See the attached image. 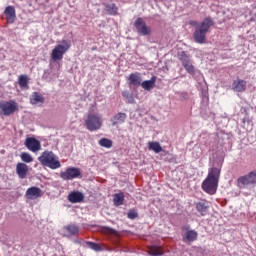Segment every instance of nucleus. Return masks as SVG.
<instances>
[{"label":"nucleus","mask_w":256,"mask_h":256,"mask_svg":"<svg viewBox=\"0 0 256 256\" xmlns=\"http://www.w3.org/2000/svg\"><path fill=\"white\" fill-rule=\"evenodd\" d=\"M219 177H221V168L212 167L208 170V175L202 182V189L208 195H215L219 187Z\"/></svg>","instance_id":"nucleus-1"},{"label":"nucleus","mask_w":256,"mask_h":256,"mask_svg":"<svg viewBox=\"0 0 256 256\" xmlns=\"http://www.w3.org/2000/svg\"><path fill=\"white\" fill-rule=\"evenodd\" d=\"M215 25V21L210 16L203 19V21L196 27L193 38L195 43L203 45L207 41V33Z\"/></svg>","instance_id":"nucleus-2"},{"label":"nucleus","mask_w":256,"mask_h":256,"mask_svg":"<svg viewBox=\"0 0 256 256\" xmlns=\"http://www.w3.org/2000/svg\"><path fill=\"white\" fill-rule=\"evenodd\" d=\"M38 161L44 167H49V169H59L61 167V162L53 151H44L38 158Z\"/></svg>","instance_id":"nucleus-3"},{"label":"nucleus","mask_w":256,"mask_h":256,"mask_svg":"<svg viewBox=\"0 0 256 256\" xmlns=\"http://www.w3.org/2000/svg\"><path fill=\"white\" fill-rule=\"evenodd\" d=\"M19 111V104L15 100L0 101V115L10 117Z\"/></svg>","instance_id":"nucleus-4"},{"label":"nucleus","mask_w":256,"mask_h":256,"mask_svg":"<svg viewBox=\"0 0 256 256\" xmlns=\"http://www.w3.org/2000/svg\"><path fill=\"white\" fill-rule=\"evenodd\" d=\"M61 43L62 44L56 45L52 50L51 59L53 61H61L66 51H69V49H71V44L67 40H62Z\"/></svg>","instance_id":"nucleus-5"},{"label":"nucleus","mask_w":256,"mask_h":256,"mask_svg":"<svg viewBox=\"0 0 256 256\" xmlns=\"http://www.w3.org/2000/svg\"><path fill=\"white\" fill-rule=\"evenodd\" d=\"M85 125L88 131H99L103 127V121L99 114H88Z\"/></svg>","instance_id":"nucleus-6"},{"label":"nucleus","mask_w":256,"mask_h":256,"mask_svg":"<svg viewBox=\"0 0 256 256\" xmlns=\"http://www.w3.org/2000/svg\"><path fill=\"white\" fill-rule=\"evenodd\" d=\"M237 185L240 189H245V187H255L256 171L253 170L246 175L240 176L237 179Z\"/></svg>","instance_id":"nucleus-7"},{"label":"nucleus","mask_w":256,"mask_h":256,"mask_svg":"<svg viewBox=\"0 0 256 256\" xmlns=\"http://www.w3.org/2000/svg\"><path fill=\"white\" fill-rule=\"evenodd\" d=\"M60 177L63 181H73L77 177H81V169L75 167H69L66 171L60 172Z\"/></svg>","instance_id":"nucleus-8"},{"label":"nucleus","mask_w":256,"mask_h":256,"mask_svg":"<svg viewBox=\"0 0 256 256\" xmlns=\"http://www.w3.org/2000/svg\"><path fill=\"white\" fill-rule=\"evenodd\" d=\"M134 27L136 28L139 35H151V27L147 26V23H145V20H143V18H137L134 23Z\"/></svg>","instance_id":"nucleus-9"},{"label":"nucleus","mask_w":256,"mask_h":256,"mask_svg":"<svg viewBox=\"0 0 256 256\" xmlns=\"http://www.w3.org/2000/svg\"><path fill=\"white\" fill-rule=\"evenodd\" d=\"M25 147L32 153L41 151V142L35 137H28L24 142Z\"/></svg>","instance_id":"nucleus-10"},{"label":"nucleus","mask_w":256,"mask_h":256,"mask_svg":"<svg viewBox=\"0 0 256 256\" xmlns=\"http://www.w3.org/2000/svg\"><path fill=\"white\" fill-rule=\"evenodd\" d=\"M182 231H185V233L182 236V241L184 243H193L194 241H197V237H199V234L195 230H187V228L183 227Z\"/></svg>","instance_id":"nucleus-11"},{"label":"nucleus","mask_w":256,"mask_h":256,"mask_svg":"<svg viewBox=\"0 0 256 256\" xmlns=\"http://www.w3.org/2000/svg\"><path fill=\"white\" fill-rule=\"evenodd\" d=\"M232 89L236 93H244V91H247V81L243 79H236L232 83Z\"/></svg>","instance_id":"nucleus-12"},{"label":"nucleus","mask_w":256,"mask_h":256,"mask_svg":"<svg viewBox=\"0 0 256 256\" xmlns=\"http://www.w3.org/2000/svg\"><path fill=\"white\" fill-rule=\"evenodd\" d=\"M112 127H117V125H123L127 121V114L119 112L111 118Z\"/></svg>","instance_id":"nucleus-13"},{"label":"nucleus","mask_w":256,"mask_h":256,"mask_svg":"<svg viewBox=\"0 0 256 256\" xmlns=\"http://www.w3.org/2000/svg\"><path fill=\"white\" fill-rule=\"evenodd\" d=\"M85 195L79 191H72L68 194V201L70 203H83Z\"/></svg>","instance_id":"nucleus-14"},{"label":"nucleus","mask_w":256,"mask_h":256,"mask_svg":"<svg viewBox=\"0 0 256 256\" xmlns=\"http://www.w3.org/2000/svg\"><path fill=\"white\" fill-rule=\"evenodd\" d=\"M4 15L6 16V20L8 23H15V19H17V14L15 12V7L7 6L4 10Z\"/></svg>","instance_id":"nucleus-15"},{"label":"nucleus","mask_w":256,"mask_h":256,"mask_svg":"<svg viewBox=\"0 0 256 256\" xmlns=\"http://www.w3.org/2000/svg\"><path fill=\"white\" fill-rule=\"evenodd\" d=\"M16 173L19 179H25L27 177V173H29V166L25 163L19 162L16 165Z\"/></svg>","instance_id":"nucleus-16"},{"label":"nucleus","mask_w":256,"mask_h":256,"mask_svg":"<svg viewBox=\"0 0 256 256\" xmlns=\"http://www.w3.org/2000/svg\"><path fill=\"white\" fill-rule=\"evenodd\" d=\"M26 197L31 200L39 199L41 197V188L37 186H32L27 189Z\"/></svg>","instance_id":"nucleus-17"},{"label":"nucleus","mask_w":256,"mask_h":256,"mask_svg":"<svg viewBox=\"0 0 256 256\" xmlns=\"http://www.w3.org/2000/svg\"><path fill=\"white\" fill-rule=\"evenodd\" d=\"M196 210L202 217H205V215H207V211H209V202L205 199L200 200L196 203Z\"/></svg>","instance_id":"nucleus-18"},{"label":"nucleus","mask_w":256,"mask_h":256,"mask_svg":"<svg viewBox=\"0 0 256 256\" xmlns=\"http://www.w3.org/2000/svg\"><path fill=\"white\" fill-rule=\"evenodd\" d=\"M128 84L133 85V87L141 86V74L131 73L128 77Z\"/></svg>","instance_id":"nucleus-19"},{"label":"nucleus","mask_w":256,"mask_h":256,"mask_svg":"<svg viewBox=\"0 0 256 256\" xmlns=\"http://www.w3.org/2000/svg\"><path fill=\"white\" fill-rule=\"evenodd\" d=\"M155 83H157V76H152L150 80H145L140 85L145 91H151L155 87Z\"/></svg>","instance_id":"nucleus-20"},{"label":"nucleus","mask_w":256,"mask_h":256,"mask_svg":"<svg viewBox=\"0 0 256 256\" xmlns=\"http://www.w3.org/2000/svg\"><path fill=\"white\" fill-rule=\"evenodd\" d=\"M30 103L31 105H39V103L40 105H43V103H45V98L41 93L34 92L30 98Z\"/></svg>","instance_id":"nucleus-21"},{"label":"nucleus","mask_w":256,"mask_h":256,"mask_svg":"<svg viewBox=\"0 0 256 256\" xmlns=\"http://www.w3.org/2000/svg\"><path fill=\"white\" fill-rule=\"evenodd\" d=\"M148 255L161 256L163 255V248L161 246H150L148 248Z\"/></svg>","instance_id":"nucleus-22"},{"label":"nucleus","mask_w":256,"mask_h":256,"mask_svg":"<svg viewBox=\"0 0 256 256\" xmlns=\"http://www.w3.org/2000/svg\"><path fill=\"white\" fill-rule=\"evenodd\" d=\"M18 85L22 89H29V77L27 75H20L18 77Z\"/></svg>","instance_id":"nucleus-23"},{"label":"nucleus","mask_w":256,"mask_h":256,"mask_svg":"<svg viewBox=\"0 0 256 256\" xmlns=\"http://www.w3.org/2000/svg\"><path fill=\"white\" fill-rule=\"evenodd\" d=\"M105 11L108 15L115 16L117 15V11H119V8H117V5H115V3L105 4Z\"/></svg>","instance_id":"nucleus-24"},{"label":"nucleus","mask_w":256,"mask_h":256,"mask_svg":"<svg viewBox=\"0 0 256 256\" xmlns=\"http://www.w3.org/2000/svg\"><path fill=\"white\" fill-rule=\"evenodd\" d=\"M148 149L154 151V153H161L163 151V147H161L159 142H148Z\"/></svg>","instance_id":"nucleus-25"},{"label":"nucleus","mask_w":256,"mask_h":256,"mask_svg":"<svg viewBox=\"0 0 256 256\" xmlns=\"http://www.w3.org/2000/svg\"><path fill=\"white\" fill-rule=\"evenodd\" d=\"M98 143L100 147H105V149H111L113 147V140L109 138H101Z\"/></svg>","instance_id":"nucleus-26"},{"label":"nucleus","mask_w":256,"mask_h":256,"mask_svg":"<svg viewBox=\"0 0 256 256\" xmlns=\"http://www.w3.org/2000/svg\"><path fill=\"white\" fill-rule=\"evenodd\" d=\"M123 201H125V195H123V193L114 195L113 203L116 205V207L123 205Z\"/></svg>","instance_id":"nucleus-27"},{"label":"nucleus","mask_w":256,"mask_h":256,"mask_svg":"<svg viewBox=\"0 0 256 256\" xmlns=\"http://www.w3.org/2000/svg\"><path fill=\"white\" fill-rule=\"evenodd\" d=\"M65 231L70 235H79V227L75 224H70L65 227Z\"/></svg>","instance_id":"nucleus-28"},{"label":"nucleus","mask_w":256,"mask_h":256,"mask_svg":"<svg viewBox=\"0 0 256 256\" xmlns=\"http://www.w3.org/2000/svg\"><path fill=\"white\" fill-rule=\"evenodd\" d=\"M184 69H186L187 73L190 75H195V66L191 63V60H188V62H185L182 64Z\"/></svg>","instance_id":"nucleus-29"},{"label":"nucleus","mask_w":256,"mask_h":256,"mask_svg":"<svg viewBox=\"0 0 256 256\" xmlns=\"http://www.w3.org/2000/svg\"><path fill=\"white\" fill-rule=\"evenodd\" d=\"M20 158L24 163H33V156L27 152H22Z\"/></svg>","instance_id":"nucleus-30"},{"label":"nucleus","mask_w":256,"mask_h":256,"mask_svg":"<svg viewBox=\"0 0 256 256\" xmlns=\"http://www.w3.org/2000/svg\"><path fill=\"white\" fill-rule=\"evenodd\" d=\"M86 245L92 249V251H103V248H101V245H99L98 243H95V242H91V241H88L86 242Z\"/></svg>","instance_id":"nucleus-31"},{"label":"nucleus","mask_w":256,"mask_h":256,"mask_svg":"<svg viewBox=\"0 0 256 256\" xmlns=\"http://www.w3.org/2000/svg\"><path fill=\"white\" fill-rule=\"evenodd\" d=\"M178 59L181 61L182 65L191 61V59H189V55H187V53L185 52H181L180 54H178Z\"/></svg>","instance_id":"nucleus-32"},{"label":"nucleus","mask_w":256,"mask_h":256,"mask_svg":"<svg viewBox=\"0 0 256 256\" xmlns=\"http://www.w3.org/2000/svg\"><path fill=\"white\" fill-rule=\"evenodd\" d=\"M122 97L128 100V103H135V98H133V95L129 94L128 91L122 92Z\"/></svg>","instance_id":"nucleus-33"},{"label":"nucleus","mask_w":256,"mask_h":256,"mask_svg":"<svg viewBox=\"0 0 256 256\" xmlns=\"http://www.w3.org/2000/svg\"><path fill=\"white\" fill-rule=\"evenodd\" d=\"M128 219H137L138 214L135 210H130L127 214Z\"/></svg>","instance_id":"nucleus-34"},{"label":"nucleus","mask_w":256,"mask_h":256,"mask_svg":"<svg viewBox=\"0 0 256 256\" xmlns=\"http://www.w3.org/2000/svg\"><path fill=\"white\" fill-rule=\"evenodd\" d=\"M189 25H191L192 27H199V22L195 20H190Z\"/></svg>","instance_id":"nucleus-35"},{"label":"nucleus","mask_w":256,"mask_h":256,"mask_svg":"<svg viewBox=\"0 0 256 256\" xmlns=\"http://www.w3.org/2000/svg\"><path fill=\"white\" fill-rule=\"evenodd\" d=\"M108 233H111L112 235L115 234V229H113V228H108Z\"/></svg>","instance_id":"nucleus-36"}]
</instances>
